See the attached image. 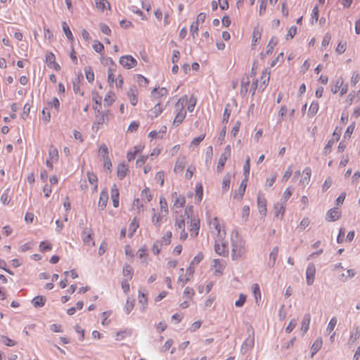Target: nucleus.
I'll list each match as a JSON object with an SVG mask.
<instances>
[{"label":"nucleus","instance_id":"obj_60","mask_svg":"<svg viewBox=\"0 0 360 360\" xmlns=\"http://www.w3.org/2000/svg\"><path fill=\"white\" fill-rule=\"evenodd\" d=\"M171 238H172V232L167 231L166 233L162 236V239L160 240L162 241V243L165 245H167L170 244L171 243Z\"/></svg>","mask_w":360,"mask_h":360},{"label":"nucleus","instance_id":"obj_32","mask_svg":"<svg viewBox=\"0 0 360 360\" xmlns=\"http://www.w3.org/2000/svg\"><path fill=\"white\" fill-rule=\"evenodd\" d=\"M131 335V330L130 329H125L124 330L118 331L116 333V340H123L126 337H129Z\"/></svg>","mask_w":360,"mask_h":360},{"label":"nucleus","instance_id":"obj_9","mask_svg":"<svg viewBox=\"0 0 360 360\" xmlns=\"http://www.w3.org/2000/svg\"><path fill=\"white\" fill-rule=\"evenodd\" d=\"M214 250L217 254L221 256L226 257L229 254L227 245L224 242H221V244L218 242H216L214 245Z\"/></svg>","mask_w":360,"mask_h":360},{"label":"nucleus","instance_id":"obj_23","mask_svg":"<svg viewBox=\"0 0 360 360\" xmlns=\"http://www.w3.org/2000/svg\"><path fill=\"white\" fill-rule=\"evenodd\" d=\"M92 231L90 229L85 228L82 233V240L84 243H89L92 240Z\"/></svg>","mask_w":360,"mask_h":360},{"label":"nucleus","instance_id":"obj_25","mask_svg":"<svg viewBox=\"0 0 360 360\" xmlns=\"http://www.w3.org/2000/svg\"><path fill=\"white\" fill-rule=\"evenodd\" d=\"M87 177H88L89 182L91 185L94 186L93 191H96L97 190V188H98V186H97L98 177H97V176L94 173H93V172H87Z\"/></svg>","mask_w":360,"mask_h":360},{"label":"nucleus","instance_id":"obj_35","mask_svg":"<svg viewBox=\"0 0 360 360\" xmlns=\"http://www.w3.org/2000/svg\"><path fill=\"white\" fill-rule=\"evenodd\" d=\"M277 43H278V39L274 37H271V39H270V41H269L267 46H266V53H267V54L272 53L274 48L277 44Z\"/></svg>","mask_w":360,"mask_h":360},{"label":"nucleus","instance_id":"obj_19","mask_svg":"<svg viewBox=\"0 0 360 360\" xmlns=\"http://www.w3.org/2000/svg\"><path fill=\"white\" fill-rule=\"evenodd\" d=\"M302 173L304 176L300 179V182L303 186H305L309 183L311 170L310 167H307L304 169Z\"/></svg>","mask_w":360,"mask_h":360},{"label":"nucleus","instance_id":"obj_37","mask_svg":"<svg viewBox=\"0 0 360 360\" xmlns=\"http://www.w3.org/2000/svg\"><path fill=\"white\" fill-rule=\"evenodd\" d=\"M164 244L162 240H158L154 242L152 247V252L154 255H158L161 250V248Z\"/></svg>","mask_w":360,"mask_h":360},{"label":"nucleus","instance_id":"obj_59","mask_svg":"<svg viewBox=\"0 0 360 360\" xmlns=\"http://www.w3.org/2000/svg\"><path fill=\"white\" fill-rule=\"evenodd\" d=\"M137 82L140 86H146L148 85L149 81L142 75H137Z\"/></svg>","mask_w":360,"mask_h":360},{"label":"nucleus","instance_id":"obj_58","mask_svg":"<svg viewBox=\"0 0 360 360\" xmlns=\"http://www.w3.org/2000/svg\"><path fill=\"white\" fill-rule=\"evenodd\" d=\"M48 110L49 109L46 107L42 110V112H41V114H42L41 118L46 123L49 122L50 120H51V113Z\"/></svg>","mask_w":360,"mask_h":360},{"label":"nucleus","instance_id":"obj_46","mask_svg":"<svg viewBox=\"0 0 360 360\" xmlns=\"http://www.w3.org/2000/svg\"><path fill=\"white\" fill-rule=\"evenodd\" d=\"M343 82H344V81H343V79L342 77L338 78L337 80H336L335 86L333 87H332V89H331V91L333 94L338 93V91L342 87V86L343 85Z\"/></svg>","mask_w":360,"mask_h":360},{"label":"nucleus","instance_id":"obj_44","mask_svg":"<svg viewBox=\"0 0 360 360\" xmlns=\"http://www.w3.org/2000/svg\"><path fill=\"white\" fill-rule=\"evenodd\" d=\"M261 36H262L261 32L258 29L255 28V30L253 31L252 40V46H255L257 44L258 41L261 39Z\"/></svg>","mask_w":360,"mask_h":360},{"label":"nucleus","instance_id":"obj_28","mask_svg":"<svg viewBox=\"0 0 360 360\" xmlns=\"http://www.w3.org/2000/svg\"><path fill=\"white\" fill-rule=\"evenodd\" d=\"M139 302L142 304V310L144 311L148 304L147 295L141 290H139Z\"/></svg>","mask_w":360,"mask_h":360},{"label":"nucleus","instance_id":"obj_38","mask_svg":"<svg viewBox=\"0 0 360 360\" xmlns=\"http://www.w3.org/2000/svg\"><path fill=\"white\" fill-rule=\"evenodd\" d=\"M231 113V110L230 109V104H226L224 114H223V119H222V123L226 124L229 122L230 115Z\"/></svg>","mask_w":360,"mask_h":360},{"label":"nucleus","instance_id":"obj_40","mask_svg":"<svg viewBox=\"0 0 360 360\" xmlns=\"http://www.w3.org/2000/svg\"><path fill=\"white\" fill-rule=\"evenodd\" d=\"M195 195L197 200L200 202L203 195V188L200 183L196 184L195 185Z\"/></svg>","mask_w":360,"mask_h":360},{"label":"nucleus","instance_id":"obj_26","mask_svg":"<svg viewBox=\"0 0 360 360\" xmlns=\"http://www.w3.org/2000/svg\"><path fill=\"white\" fill-rule=\"evenodd\" d=\"M32 304L36 308L42 307L45 304V299L43 296L37 295L32 299Z\"/></svg>","mask_w":360,"mask_h":360},{"label":"nucleus","instance_id":"obj_41","mask_svg":"<svg viewBox=\"0 0 360 360\" xmlns=\"http://www.w3.org/2000/svg\"><path fill=\"white\" fill-rule=\"evenodd\" d=\"M134 302H135L134 300H130L129 298L127 299L126 304L124 305V312L127 314H129L134 309Z\"/></svg>","mask_w":360,"mask_h":360},{"label":"nucleus","instance_id":"obj_36","mask_svg":"<svg viewBox=\"0 0 360 360\" xmlns=\"http://www.w3.org/2000/svg\"><path fill=\"white\" fill-rule=\"evenodd\" d=\"M62 28H63V30L66 37L69 40L72 41L74 39L73 34H72L68 25L64 21L62 22Z\"/></svg>","mask_w":360,"mask_h":360},{"label":"nucleus","instance_id":"obj_18","mask_svg":"<svg viewBox=\"0 0 360 360\" xmlns=\"http://www.w3.org/2000/svg\"><path fill=\"white\" fill-rule=\"evenodd\" d=\"M213 263L214 268V274L216 276H221L223 274L225 265L222 264L218 259H214L213 260Z\"/></svg>","mask_w":360,"mask_h":360},{"label":"nucleus","instance_id":"obj_29","mask_svg":"<svg viewBox=\"0 0 360 360\" xmlns=\"http://www.w3.org/2000/svg\"><path fill=\"white\" fill-rule=\"evenodd\" d=\"M231 176L230 173H227L223 178L222 180V191L224 192L228 191L231 184Z\"/></svg>","mask_w":360,"mask_h":360},{"label":"nucleus","instance_id":"obj_54","mask_svg":"<svg viewBox=\"0 0 360 360\" xmlns=\"http://www.w3.org/2000/svg\"><path fill=\"white\" fill-rule=\"evenodd\" d=\"M337 319L333 316L330 319L328 324V326L326 328V331L328 332V333H331L333 329L335 328L336 324H337Z\"/></svg>","mask_w":360,"mask_h":360},{"label":"nucleus","instance_id":"obj_27","mask_svg":"<svg viewBox=\"0 0 360 360\" xmlns=\"http://www.w3.org/2000/svg\"><path fill=\"white\" fill-rule=\"evenodd\" d=\"M185 164H186V160H185L184 157L178 158L175 163V166H174V172H181L185 167Z\"/></svg>","mask_w":360,"mask_h":360},{"label":"nucleus","instance_id":"obj_39","mask_svg":"<svg viewBox=\"0 0 360 360\" xmlns=\"http://www.w3.org/2000/svg\"><path fill=\"white\" fill-rule=\"evenodd\" d=\"M46 108L48 109H49L51 108H54L56 111L58 112L59 111V109H60V101H59V100L56 97H54L51 101H49V102L47 103V107Z\"/></svg>","mask_w":360,"mask_h":360},{"label":"nucleus","instance_id":"obj_55","mask_svg":"<svg viewBox=\"0 0 360 360\" xmlns=\"http://www.w3.org/2000/svg\"><path fill=\"white\" fill-rule=\"evenodd\" d=\"M51 248H52L51 244L48 242L42 241L39 244V249H40L41 252H47V251L51 250Z\"/></svg>","mask_w":360,"mask_h":360},{"label":"nucleus","instance_id":"obj_33","mask_svg":"<svg viewBox=\"0 0 360 360\" xmlns=\"http://www.w3.org/2000/svg\"><path fill=\"white\" fill-rule=\"evenodd\" d=\"M115 101V94L109 91L104 98V105L110 106Z\"/></svg>","mask_w":360,"mask_h":360},{"label":"nucleus","instance_id":"obj_2","mask_svg":"<svg viewBox=\"0 0 360 360\" xmlns=\"http://www.w3.org/2000/svg\"><path fill=\"white\" fill-rule=\"evenodd\" d=\"M187 96H182L175 105L176 116L173 121V125L179 126L185 119L186 111L184 110V104L187 102Z\"/></svg>","mask_w":360,"mask_h":360},{"label":"nucleus","instance_id":"obj_47","mask_svg":"<svg viewBox=\"0 0 360 360\" xmlns=\"http://www.w3.org/2000/svg\"><path fill=\"white\" fill-rule=\"evenodd\" d=\"M1 342L6 346L12 347L15 345V342L13 340L10 339L8 337L5 335H1L0 338Z\"/></svg>","mask_w":360,"mask_h":360},{"label":"nucleus","instance_id":"obj_6","mask_svg":"<svg viewBox=\"0 0 360 360\" xmlns=\"http://www.w3.org/2000/svg\"><path fill=\"white\" fill-rule=\"evenodd\" d=\"M316 274V266L314 264L309 263L306 269V282L308 285L313 284Z\"/></svg>","mask_w":360,"mask_h":360},{"label":"nucleus","instance_id":"obj_50","mask_svg":"<svg viewBox=\"0 0 360 360\" xmlns=\"http://www.w3.org/2000/svg\"><path fill=\"white\" fill-rule=\"evenodd\" d=\"M319 19V8L317 6H314L311 14V24H314V22H317Z\"/></svg>","mask_w":360,"mask_h":360},{"label":"nucleus","instance_id":"obj_22","mask_svg":"<svg viewBox=\"0 0 360 360\" xmlns=\"http://www.w3.org/2000/svg\"><path fill=\"white\" fill-rule=\"evenodd\" d=\"M323 342L321 338H317L313 343L311 348V357H313L321 349Z\"/></svg>","mask_w":360,"mask_h":360},{"label":"nucleus","instance_id":"obj_7","mask_svg":"<svg viewBox=\"0 0 360 360\" xmlns=\"http://www.w3.org/2000/svg\"><path fill=\"white\" fill-rule=\"evenodd\" d=\"M341 216L340 211L338 208L330 209L326 215V219L328 221H335L340 219Z\"/></svg>","mask_w":360,"mask_h":360},{"label":"nucleus","instance_id":"obj_10","mask_svg":"<svg viewBox=\"0 0 360 360\" xmlns=\"http://www.w3.org/2000/svg\"><path fill=\"white\" fill-rule=\"evenodd\" d=\"M127 97L130 101V103L135 106L138 103V90L134 86L129 89L127 93Z\"/></svg>","mask_w":360,"mask_h":360},{"label":"nucleus","instance_id":"obj_8","mask_svg":"<svg viewBox=\"0 0 360 360\" xmlns=\"http://www.w3.org/2000/svg\"><path fill=\"white\" fill-rule=\"evenodd\" d=\"M257 205L259 209V212L260 214L263 216H266L267 210H266V200L264 196H262L260 194L257 195Z\"/></svg>","mask_w":360,"mask_h":360},{"label":"nucleus","instance_id":"obj_31","mask_svg":"<svg viewBox=\"0 0 360 360\" xmlns=\"http://www.w3.org/2000/svg\"><path fill=\"white\" fill-rule=\"evenodd\" d=\"M122 273L124 276L129 277L128 280H131L133 277L134 269L129 264H124L123 266Z\"/></svg>","mask_w":360,"mask_h":360},{"label":"nucleus","instance_id":"obj_57","mask_svg":"<svg viewBox=\"0 0 360 360\" xmlns=\"http://www.w3.org/2000/svg\"><path fill=\"white\" fill-rule=\"evenodd\" d=\"M115 69L112 68H109L108 70V82L110 84H112L116 80V77L114 75Z\"/></svg>","mask_w":360,"mask_h":360},{"label":"nucleus","instance_id":"obj_43","mask_svg":"<svg viewBox=\"0 0 360 360\" xmlns=\"http://www.w3.org/2000/svg\"><path fill=\"white\" fill-rule=\"evenodd\" d=\"M250 158L248 156L245 160V162L243 165V173L245 175V178L248 179L250 174Z\"/></svg>","mask_w":360,"mask_h":360},{"label":"nucleus","instance_id":"obj_62","mask_svg":"<svg viewBox=\"0 0 360 360\" xmlns=\"http://www.w3.org/2000/svg\"><path fill=\"white\" fill-rule=\"evenodd\" d=\"M231 153V147L229 145L226 146L223 153L221 154L220 158H224V160H227L228 158H230Z\"/></svg>","mask_w":360,"mask_h":360},{"label":"nucleus","instance_id":"obj_56","mask_svg":"<svg viewBox=\"0 0 360 360\" xmlns=\"http://www.w3.org/2000/svg\"><path fill=\"white\" fill-rule=\"evenodd\" d=\"M198 24H195V22H193L191 28H190V34L193 39L198 35Z\"/></svg>","mask_w":360,"mask_h":360},{"label":"nucleus","instance_id":"obj_20","mask_svg":"<svg viewBox=\"0 0 360 360\" xmlns=\"http://www.w3.org/2000/svg\"><path fill=\"white\" fill-rule=\"evenodd\" d=\"M168 94V91L166 88L162 87V88H154L151 91V95L154 98H161L163 96H166Z\"/></svg>","mask_w":360,"mask_h":360},{"label":"nucleus","instance_id":"obj_21","mask_svg":"<svg viewBox=\"0 0 360 360\" xmlns=\"http://www.w3.org/2000/svg\"><path fill=\"white\" fill-rule=\"evenodd\" d=\"M108 200V193L105 191H102L100 194V198L98 200V206L101 207V209H104Z\"/></svg>","mask_w":360,"mask_h":360},{"label":"nucleus","instance_id":"obj_45","mask_svg":"<svg viewBox=\"0 0 360 360\" xmlns=\"http://www.w3.org/2000/svg\"><path fill=\"white\" fill-rule=\"evenodd\" d=\"M174 226L176 229L183 230L185 228V220L184 217L180 216L179 218L176 219V221L174 224Z\"/></svg>","mask_w":360,"mask_h":360},{"label":"nucleus","instance_id":"obj_52","mask_svg":"<svg viewBox=\"0 0 360 360\" xmlns=\"http://www.w3.org/2000/svg\"><path fill=\"white\" fill-rule=\"evenodd\" d=\"M56 61V57L54 54L51 52H49L46 56V63L48 67H52V64Z\"/></svg>","mask_w":360,"mask_h":360},{"label":"nucleus","instance_id":"obj_11","mask_svg":"<svg viewBox=\"0 0 360 360\" xmlns=\"http://www.w3.org/2000/svg\"><path fill=\"white\" fill-rule=\"evenodd\" d=\"M200 229V219L197 218H193L191 219L190 231L191 236H197Z\"/></svg>","mask_w":360,"mask_h":360},{"label":"nucleus","instance_id":"obj_16","mask_svg":"<svg viewBox=\"0 0 360 360\" xmlns=\"http://www.w3.org/2000/svg\"><path fill=\"white\" fill-rule=\"evenodd\" d=\"M111 198L113 206L117 207L119 206V190L115 184L111 188Z\"/></svg>","mask_w":360,"mask_h":360},{"label":"nucleus","instance_id":"obj_15","mask_svg":"<svg viewBox=\"0 0 360 360\" xmlns=\"http://www.w3.org/2000/svg\"><path fill=\"white\" fill-rule=\"evenodd\" d=\"M129 171L128 166L124 162L118 165L117 168V177L120 179H123Z\"/></svg>","mask_w":360,"mask_h":360},{"label":"nucleus","instance_id":"obj_53","mask_svg":"<svg viewBox=\"0 0 360 360\" xmlns=\"http://www.w3.org/2000/svg\"><path fill=\"white\" fill-rule=\"evenodd\" d=\"M246 299V295L243 293H240L238 300L235 302V306L236 307H242L244 305Z\"/></svg>","mask_w":360,"mask_h":360},{"label":"nucleus","instance_id":"obj_24","mask_svg":"<svg viewBox=\"0 0 360 360\" xmlns=\"http://www.w3.org/2000/svg\"><path fill=\"white\" fill-rule=\"evenodd\" d=\"M319 109V103L317 101H313L309 106V110H308V116L309 117H314L317 112Z\"/></svg>","mask_w":360,"mask_h":360},{"label":"nucleus","instance_id":"obj_49","mask_svg":"<svg viewBox=\"0 0 360 360\" xmlns=\"http://www.w3.org/2000/svg\"><path fill=\"white\" fill-rule=\"evenodd\" d=\"M197 99L193 96H191L188 100V105L187 106V110L188 112H193L196 105Z\"/></svg>","mask_w":360,"mask_h":360},{"label":"nucleus","instance_id":"obj_3","mask_svg":"<svg viewBox=\"0 0 360 360\" xmlns=\"http://www.w3.org/2000/svg\"><path fill=\"white\" fill-rule=\"evenodd\" d=\"M119 63L122 67L128 70L134 68L137 65V60L131 55L121 56Z\"/></svg>","mask_w":360,"mask_h":360},{"label":"nucleus","instance_id":"obj_4","mask_svg":"<svg viewBox=\"0 0 360 360\" xmlns=\"http://www.w3.org/2000/svg\"><path fill=\"white\" fill-rule=\"evenodd\" d=\"M255 345V336L254 332L250 334L248 337L244 340L240 347V352L242 354H246L249 350L253 348Z\"/></svg>","mask_w":360,"mask_h":360},{"label":"nucleus","instance_id":"obj_34","mask_svg":"<svg viewBox=\"0 0 360 360\" xmlns=\"http://www.w3.org/2000/svg\"><path fill=\"white\" fill-rule=\"evenodd\" d=\"M86 78L89 82H93L94 80V73L91 67L88 66L84 68Z\"/></svg>","mask_w":360,"mask_h":360},{"label":"nucleus","instance_id":"obj_1","mask_svg":"<svg viewBox=\"0 0 360 360\" xmlns=\"http://www.w3.org/2000/svg\"><path fill=\"white\" fill-rule=\"evenodd\" d=\"M231 257L233 260L240 259L245 253V242L239 237L238 233L231 235Z\"/></svg>","mask_w":360,"mask_h":360},{"label":"nucleus","instance_id":"obj_14","mask_svg":"<svg viewBox=\"0 0 360 360\" xmlns=\"http://www.w3.org/2000/svg\"><path fill=\"white\" fill-rule=\"evenodd\" d=\"M83 79V75L82 73H79L76 78H75L72 81V88L73 91L75 94H81V95H83V93H81V89H80V83L81 81Z\"/></svg>","mask_w":360,"mask_h":360},{"label":"nucleus","instance_id":"obj_13","mask_svg":"<svg viewBox=\"0 0 360 360\" xmlns=\"http://www.w3.org/2000/svg\"><path fill=\"white\" fill-rule=\"evenodd\" d=\"M278 255V247H274L269 254V262H267V266L269 268H273L276 264V259Z\"/></svg>","mask_w":360,"mask_h":360},{"label":"nucleus","instance_id":"obj_12","mask_svg":"<svg viewBox=\"0 0 360 360\" xmlns=\"http://www.w3.org/2000/svg\"><path fill=\"white\" fill-rule=\"evenodd\" d=\"M274 214L277 218H283L285 211V202H277L274 205Z\"/></svg>","mask_w":360,"mask_h":360},{"label":"nucleus","instance_id":"obj_51","mask_svg":"<svg viewBox=\"0 0 360 360\" xmlns=\"http://www.w3.org/2000/svg\"><path fill=\"white\" fill-rule=\"evenodd\" d=\"M98 153L103 157V159L105 158H109L108 155V148L105 144H102L98 150Z\"/></svg>","mask_w":360,"mask_h":360},{"label":"nucleus","instance_id":"obj_42","mask_svg":"<svg viewBox=\"0 0 360 360\" xmlns=\"http://www.w3.org/2000/svg\"><path fill=\"white\" fill-rule=\"evenodd\" d=\"M152 211L153 212V215L152 217V223L155 226H160V222L162 221V216L160 214H157L155 209H153Z\"/></svg>","mask_w":360,"mask_h":360},{"label":"nucleus","instance_id":"obj_17","mask_svg":"<svg viewBox=\"0 0 360 360\" xmlns=\"http://www.w3.org/2000/svg\"><path fill=\"white\" fill-rule=\"evenodd\" d=\"M311 321V316L309 313H307L304 315L302 321V325H301V330L303 332V333H306L307 330H309V324Z\"/></svg>","mask_w":360,"mask_h":360},{"label":"nucleus","instance_id":"obj_61","mask_svg":"<svg viewBox=\"0 0 360 360\" xmlns=\"http://www.w3.org/2000/svg\"><path fill=\"white\" fill-rule=\"evenodd\" d=\"M139 227V224L136 221V219H134V220L130 223L129 231H130L129 236L131 237L134 233L136 231V229Z\"/></svg>","mask_w":360,"mask_h":360},{"label":"nucleus","instance_id":"obj_30","mask_svg":"<svg viewBox=\"0 0 360 360\" xmlns=\"http://www.w3.org/2000/svg\"><path fill=\"white\" fill-rule=\"evenodd\" d=\"M163 108L161 107L160 103L158 102L150 110L151 118L157 117L162 113Z\"/></svg>","mask_w":360,"mask_h":360},{"label":"nucleus","instance_id":"obj_5","mask_svg":"<svg viewBox=\"0 0 360 360\" xmlns=\"http://www.w3.org/2000/svg\"><path fill=\"white\" fill-rule=\"evenodd\" d=\"M110 114V110H107L105 111L98 110V112L95 115L96 121L93 124V128L95 127L96 125L103 124L108 121V115Z\"/></svg>","mask_w":360,"mask_h":360},{"label":"nucleus","instance_id":"obj_63","mask_svg":"<svg viewBox=\"0 0 360 360\" xmlns=\"http://www.w3.org/2000/svg\"><path fill=\"white\" fill-rule=\"evenodd\" d=\"M141 195L142 199L146 198L148 202H150L152 200V195L150 194V190L148 188H146L142 191Z\"/></svg>","mask_w":360,"mask_h":360},{"label":"nucleus","instance_id":"obj_64","mask_svg":"<svg viewBox=\"0 0 360 360\" xmlns=\"http://www.w3.org/2000/svg\"><path fill=\"white\" fill-rule=\"evenodd\" d=\"M297 33V27L293 25L290 27L288 30V34L286 35V39H292Z\"/></svg>","mask_w":360,"mask_h":360},{"label":"nucleus","instance_id":"obj_48","mask_svg":"<svg viewBox=\"0 0 360 360\" xmlns=\"http://www.w3.org/2000/svg\"><path fill=\"white\" fill-rule=\"evenodd\" d=\"M360 337V328L359 327L356 328V331L354 333H352L349 339V342L354 343L356 342Z\"/></svg>","mask_w":360,"mask_h":360}]
</instances>
